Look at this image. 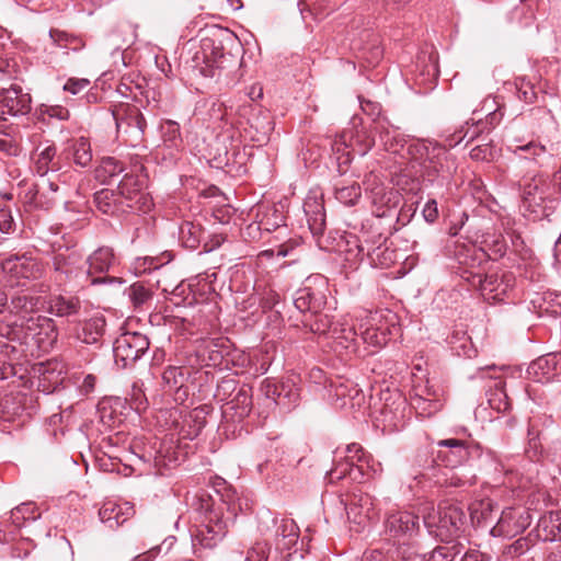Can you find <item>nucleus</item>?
Segmentation results:
<instances>
[{
    "instance_id": "1",
    "label": "nucleus",
    "mask_w": 561,
    "mask_h": 561,
    "mask_svg": "<svg viewBox=\"0 0 561 561\" xmlns=\"http://www.w3.org/2000/svg\"><path fill=\"white\" fill-rule=\"evenodd\" d=\"M233 44L237 41L229 30L217 27L207 31L194 58L201 73L209 78H224L230 83L240 66L238 57L231 54Z\"/></svg>"
},
{
    "instance_id": "2",
    "label": "nucleus",
    "mask_w": 561,
    "mask_h": 561,
    "mask_svg": "<svg viewBox=\"0 0 561 561\" xmlns=\"http://www.w3.org/2000/svg\"><path fill=\"white\" fill-rule=\"evenodd\" d=\"M39 304V297L22 293L12 296L10 308L20 316V327L27 337L35 340L38 345L46 342L51 344L57 339V332L50 318L36 313Z\"/></svg>"
},
{
    "instance_id": "3",
    "label": "nucleus",
    "mask_w": 561,
    "mask_h": 561,
    "mask_svg": "<svg viewBox=\"0 0 561 561\" xmlns=\"http://www.w3.org/2000/svg\"><path fill=\"white\" fill-rule=\"evenodd\" d=\"M465 520L461 507L454 504H440L436 511L424 516L428 533L442 541H449L460 531Z\"/></svg>"
},
{
    "instance_id": "4",
    "label": "nucleus",
    "mask_w": 561,
    "mask_h": 561,
    "mask_svg": "<svg viewBox=\"0 0 561 561\" xmlns=\"http://www.w3.org/2000/svg\"><path fill=\"white\" fill-rule=\"evenodd\" d=\"M512 185L519 191L524 206L533 213H537L546 201L556 197L554 186L540 173H527Z\"/></svg>"
},
{
    "instance_id": "5",
    "label": "nucleus",
    "mask_w": 561,
    "mask_h": 561,
    "mask_svg": "<svg viewBox=\"0 0 561 561\" xmlns=\"http://www.w3.org/2000/svg\"><path fill=\"white\" fill-rule=\"evenodd\" d=\"M1 268L12 287L24 286L30 280L39 279L45 272L44 264L26 253L3 260Z\"/></svg>"
},
{
    "instance_id": "6",
    "label": "nucleus",
    "mask_w": 561,
    "mask_h": 561,
    "mask_svg": "<svg viewBox=\"0 0 561 561\" xmlns=\"http://www.w3.org/2000/svg\"><path fill=\"white\" fill-rule=\"evenodd\" d=\"M365 468H368V456L360 445L354 443L346 446L345 459L335 463L328 472V479L331 483L342 479L362 483L366 476Z\"/></svg>"
},
{
    "instance_id": "7",
    "label": "nucleus",
    "mask_w": 561,
    "mask_h": 561,
    "mask_svg": "<svg viewBox=\"0 0 561 561\" xmlns=\"http://www.w3.org/2000/svg\"><path fill=\"white\" fill-rule=\"evenodd\" d=\"M118 133L127 136L131 147H137L144 141L147 122L139 107L134 104H119L113 112Z\"/></svg>"
},
{
    "instance_id": "8",
    "label": "nucleus",
    "mask_w": 561,
    "mask_h": 561,
    "mask_svg": "<svg viewBox=\"0 0 561 561\" xmlns=\"http://www.w3.org/2000/svg\"><path fill=\"white\" fill-rule=\"evenodd\" d=\"M116 191L124 207H126V213H147L150 210L152 206V199L149 194L145 192L144 178L137 174L127 173L118 182Z\"/></svg>"
},
{
    "instance_id": "9",
    "label": "nucleus",
    "mask_w": 561,
    "mask_h": 561,
    "mask_svg": "<svg viewBox=\"0 0 561 561\" xmlns=\"http://www.w3.org/2000/svg\"><path fill=\"white\" fill-rule=\"evenodd\" d=\"M328 280L322 275L309 276L304 286L296 291L295 307L302 313L318 312L327 304Z\"/></svg>"
},
{
    "instance_id": "10",
    "label": "nucleus",
    "mask_w": 561,
    "mask_h": 561,
    "mask_svg": "<svg viewBox=\"0 0 561 561\" xmlns=\"http://www.w3.org/2000/svg\"><path fill=\"white\" fill-rule=\"evenodd\" d=\"M149 339L138 332H126L119 335L113 346L114 359L122 368L134 365L149 350Z\"/></svg>"
},
{
    "instance_id": "11",
    "label": "nucleus",
    "mask_w": 561,
    "mask_h": 561,
    "mask_svg": "<svg viewBox=\"0 0 561 561\" xmlns=\"http://www.w3.org/2000/svg\"><path fill=\"white\" fill-rule=\"evenodd\" d=\"M471 286L479 288L483 298L488 301H502L504 297L513 289L514 276L511 273L503 274H471L466 277Z\"/></svg>"
},
{
    "instance_id": "12",
    "label": "nucleus",
    "mask_w": 561,
    "mask_h": 561,
    "mask_svg": "<svg viewBox=\"0 0 561 561\" xmlns=\"http://www.w3.org/2000/svg\"><path fill=\"white\" fill-rule=\"evenodd\" d=\"M230 517H225L221 508H213L206 514L204 523L194 535V547L213 549L225 538L228 533Z\"/></svg>"
},
{
    "instance_id": "13",
    "label": "nucleus",
    "mask_w": 561,
    "mask_h": 561,
    "mask_svg": "<svg viewBox=\"0 0 561 561\" xmlns=\"http://www.w3.org/2000/svg\"><path fill=\"white\" fill-rule=\"evenodd\" d=\"M346 512L347 520L353 524L355 531L364 529L370 520L377 517L374 499L370 494L358 491L341 500Z\"/></svg>"
},
{
    "instance_id": "14",
    "label": "nucleus",
    "mask_w": 561,
    "mask_h": 561,
    "mask_svg": "<svg viewBox=\"0 0 561 561\" xmlns=\"http://www.w3.org/2000/svg\"><path fill=\"white\" fill-rule=\"evenodd\" d=\"M394 316L388 310L370 312L359 325V335L364 343L380 347L389 340V324Z\"/></svg>"
},
{
    "instance_id": "15",
    "label": "nucleus",
    "mask_w": 561,
    "mask_h": 561,
    "mask_svg": "<svg viewBox=\"0 0 561 561\" xmlns=\"http://www.w3.org/2000/svg\"><path fill=\"white\" fill-rule=\"evenodd\" d=\"M436 458L445 465L446 468H457L467 462L478 447L472 442L459 438H447L437 442Z\"/></svg>"
},
{
    "instance_id": "16",
    "label": "nucleus",
    "mask_w": 561,
    "mask_h": 561,
    "mask_svg": "<svg viewBox=\"0 0 561 561\" xmlns=\"http://www.w3.org/2000/svg\"><path fill=\"white\" fill-rule=\"evenodd\" d=\"M366 192L369 195L373 206V214L376 217H386L397 204L398 192L387 188L375 173H369L364 180Z\"/></svg>"
},
{
    "instance_id": "17",
    "label": "nucleus",
    "mask_w": 561,
    "mask_h": 561,
    "mask_svg": "<svg viewBox=\"0 0 561 561\" xmlns=\"http://www.w3.org/2000/svg\"><path fill=\"white\" fill-rule=\"evenodd\" d=\"M32 110V96L16 83L0 89V116L20 117Z\"/></svg>"
},
{
    "instance_id": "18",
    "label": "nucleus",
    "mask_w": 561,
    "mask_h": 561,
    "mask_svg": "<svg viewBox=\"0 0 561 561\" xmlns=\"http://www.w3.org/2000/svg\"><path fill=\"white\" fill-rule=\"evenodd\" d=\"M530 525L529 514L522 510L507 507L502 514L496 525L491 529L493 536L515 537L523 533Z\"/></svg>"
},
{
    "instance_id": "19",
    "label": "nucleus",
    "mask_w": 561,
    "mask_h": 561,
    "mask_svg": "<svg viewBox=\"0 0 561 561\" xmlns=\"http://www.w3.org/2000/svg\"><path fill=\"white\" fill-rule=\"evenodd\" d=\"M420 528L419 517L410 512L389 513L385 520V531L390 538H411Z\"/></svg>"
},
{
    "instance_id": "20",
    "label": "nucleus",
    "mask_w": 561,
    "mask_h": 561,
    "mask_svg": "<svg viewBox=\"0 0 561 561\" xmlns=\"http://www.w3.org/2000/svg\"><path fill=\"white\" fill-rule=\"evenodd\" d=\"M87 263L89 265L88 277L91 279V284L95 285L108 279L106 274L116 264V257L112 248L101 247L87 259Z\"/></svg>"
},
{
    "instance_id": "21",
    "label": "nucleus",
    "mask_w": 561,
    "mask_h": 561,
    "mask_svg": "<svg viewBox=\"0 0 561 561\" xmlns=\"http://www.w3.org/2000/svg\"><path fill=\"white\" fill-rule=\"evenodd\" d=\"M409 153L412 158L420 162V164L428 171V174L439 172L442 168L440 157L446 154L444 147L437 144H426L417 141L409 145Z\"/></svg>"
},
{
    "instance_id": "22",
    "label": "nucleus",
    "mask_w": 561,
    "mask_h": 561,
    "mask_svg": "<svg viewBox=\"0 0 561 561\" xmlns=\"http://www.w3.org/2000/svg\"><path fill=\"white\" fill-rule=\"evenodd\" d=\"M528 375L537 382H549L561 374V354L551 353L538 357L528 369Z\"/></svg>"
},
{
    "instance_id": "23",
    "label": "nucleus",
    "mask_w": 561,
    "mask_h": 561,
    "mask_svg": "<svg viewBox=\"0 0 561 561\" xmlns=\"http://www.w3.org/2000/svg\"><path fill=\"white\" fill-rule=\"evenodd\" d=\"M34 170L36 174L44 176L48 172H57L61 169L57 157V147L53 141L41 142L34 152Z\"/></svg>"
},
{
    "instance_id": "24",
    "label": "nucleus",
    "mask_w": 561,
    "mask_h": 561,
    "mask_svg": "<svg viewBox=\"0 0 561 561\" xmlns=\"http://www.w3.org/2000/svg\"><path fill=\"white\" fill-rule=\"evenodd\" d=\"M134 515V507L129 503L118 504L113 501L105 502L99 511L101 522L110 529H116Z\"/></svg>"
},
{
    "instance_id": "25",
    "label": "nucleus",
    "mask_w": 561,
    "mask_h": 561,
    "mask_svg": "<svg viewBox=\"0 0 561 561\" xmlns=\"http://www.w3.org/2000/svg\"><path fill=\"white\" fill-rule=\"evenodd\" d=\"M477 114L478 110H474L472 115L476 116ZM483 125V118L471 117L465 123V125L446 139L447 145L449 147H455L463 140H466V145H468L480 137H482V140H485L486 137H483V134L486 133V130Z\"/></svg>"
},
{
    "instance_id": "26",
    "label": "nucleus",
    "mask_w": 561,
    "mask_h": 561,
    "mask_svg": "<svg viewBox=\"0 0 561 561\" xmlns=\"http://www.w3.org/2000/svg\"><path fill=\"white\" fill-rule=\"evenodd\" d=\"M434 483L444 489H465L476 483V477L455 471L454 468H444L435 474Z\"/></svg>"
},
{
    "instance_id": "27",
    "label": "nucleus",
    "mask_w": 561,
    "mask_h": 561,
    "mask_svg": "<svg viewBox=\"0 0 561 561\" xmlns=\"http://www.w3.org/2000/svg\"><path fill=\"white\" fill-rule=\"evenodd\" d=\"M81 263V255L76 251L69 250L55 253L51 260L53 270L58 274L59 280H64L75 274Z\"/></svg>"
},
{
    "instance_id": "28",
    "label": "nucleus",
    "mask_w": 561,
    "mask_h": 561,
    "mask_svg": "<svg viewBox=\"0 0 561 561\" xmlns=\"http://www.w3.org/2000/svg\"><path fill=\"white\" fill-rule=\"evenodd\" d=\"M304 210L312 234L321 236L325 229V211L322 202L317 197H309L305 201Z\"/></svg>"
},
{
    "instance_id": "29",
    "label": "nucleus",
    "mask_w": 561,
    "mask_h": 561,
    "mask_svg": "<svg viewBox=\"0 0 561 561\" xmlns=\"http://www.w3.org/2000/svg\"><path fill=\"white\" fill-rule=\"evenodd\" d=\"M64 154L80 168H88L92 162L91 145L84 137L68 141Z\"/></svg>"
},
{
    "instance_id": "30",
    "label": "nucleus",
    "mask_w": 561,
    "mask_h": 561,
    "mask_svg": "<svg viewBox=\"0 0 561 561\" xmlns=\"http://www.w3.org/2000/svg\"><path fill=\"white\" fill-rule=\"evenodd\" d=\"M299 528L290 518H282L277 524L275 533V545L277 550H290L298 541Z\"/></svg>"
},
{
    "instance_id": "31",
    "label": "nucleus",
    "mask_w": 561,
    "mask_h": 561,
    "mask_svg": "<svg viewBox=\"0 0 561 561\" xmlns=\"http://www.w3.org/2000/svg\"><path fill=\"white\" fill-rule=\"evenodd\" d=\"M94 204L96 208L106 215H119L126 213L117 191L104 188L94 194Z\"/></svg>"
},
{
    "instance_id": "32",
    "label": "nucleus",
    "mask_w": 561,
    "mask_h": 561,
    "mask_svg": "<svg viewBox=\"0 0 561 561\" xmlns=\"http://www.w3.org/2000/svg\"><path fill=\"white\" fill-rule=\"evenodd\" d=\"M375 128L378 131L380 141L387 151L398 153L403 149L405 140L397 128L390 126L382 119H379L376 123Z\"/></svg>"
},
{
    "instance_id": "33",
    "label": "nucleus",
    "mask_w": 561,
    "mask_h": 561,
    "mask_svg": "<svg viewBox=\"0 0 561 561\" xmlns=\"http://www.w3.org/2000/svg\"><path fill=\"white\" fill-rule=\"evenodd\" d=\"M494 379L493 386L488 391V402L491 409L504 413L511 409V400L505 390V381L499 377L489 376Z\"/></svg>"
},
{
    "instance_id": "34",
    "label": "nucleus",
    "mask_w": 561,
    "mask_h": 561,
    "mask_svg": "<svg viewBox=\"0 0 561 561\" xmlns=\"http://www.w3.org/2000/svg\"><path fill=\"white\" fill-rule=\"evenodd\" d=\"M385 243L386 238H383L381 234H378L374 239H367L364 240L359 239L356 236H351L347 240V245L350 247L347 252L355 251L354 259L363 261L365 257H368L369 260L374 256L375 252L374 249H376L379 244V242Z\"/></svg>"
},
{
    "instance_id": "35",
    "label": "nucleus",
    "mask_w": 561,
    "mask_h": 561,
    "mask_svg": "<svg viewBox=\"0 0 561 561\" xmlns=\"http://www.w3.org/2000/svg\"><path fill=\"white\" fill-rule=\"evenodd\" d=\"M539 537L545 541L561 540V512H550L540 518L538 524Z\"/></svg>"
},
{
    "instance_id": "36",
    "label": "nucleus",
    "mask_w": 561,
    "mask_h": 561,
    "mask_svg": "<svg viewBox=\"0 0 561 561\" xmlns=\"http://www.w3.org/2000/svg\"><path fill=\"white\" fill-rule=\"evenodd\" d=\"M252 408L251 388L241 387L234 398L226 402L224 414L228 415L229 411L234 410L238 417L242 419L249 415Z\"/></svg>"
},
{
    "instance_id": "37",
    "label": "nucleus",
    "mask_w": 561,
    "mask_h": 561,
    "mask_svg": "<svg viewBox=\"0 0 561 561\" xmlns=\"http://www.w3.org/2000/svg\"><path fill=\"white\" fill-rule=\"evenodd\" d=\"M50 312L57 317L77 316L81 309V301L75 296H56L49 305Z\"/></svg>"
},
{
    "instance_id": "38",
    "label": "nucleus",
    "mask_w": 561,
    "mask_h": 561,
    "mask_svg": "<svg viewBox=\"0 0 561 561\" xmlns=\"http://www.w3.org/2000/svg\"><path fill=\"white\" fill-rule=\"evenodd\" d=\"M407 402L404 399H399L397 407L391 409L388 404L381 409L383 426L389 431H399L404 426V411Z\"/></svg>"
},
{
    "instance_id": "39",
    "label": "nucleus",
    "mask_w": 561,
    "mask_h": 561,
    "mask_svg": "<svg viewBox=\"0 0 561 561\" xmlns=\"http://www.w3.org/2000/svg\"><path fill=\"white\" fill-rule=\"evenodd\" d=\"M305 327H308L309 330L319 335H327L330 337L332 333V328L335 323H333L332 318L329 314L318 312L309 313L302 320Z\"/></svg>"
},
{
    "instance_id": "40",
    "label": "nucleus",
    "mask_w": 561,
    "mask_h": 561,
    "mask_svg": "<svg viewBox=\"0 0 561 561\" xmlns=\"http://www.w3.org/2000/svg\"><path fill=\"white\" fill-rule=\"evenodd\" d=\"M203 229L192 221H183L179 228V240L186 249L195 250L201 243Z\"/></svg>"
},
{
    "instance_id": "41",
    "label": "nucleus",
    "mask_w": 561,
    "mask_h": 561,
    "mask_svg": "<svg viewBox=\"0 0 561 561\" xmlns=\"http://www.w3.org/2000/svg\"><path fill=\"white\" fill-rule=\"evenodd\" d=\"M105 319L104 317H93L83 323L82 332L80 337L85 344L98 343L105 332Z\"/></svg>"
},
{
    "instance_id": "42",
    "label": "nucleus",
    "mask_w": 561,
    "mask_h": 561,
    "mask_svg": "<svg viewBox=\"0 0 561 561\" xmlns=\"http://www.w3.org/2000/svg\"><path fill=\"white\" fill-rule=\"evenodd\" d=\"M123 164L112 157L103 158L94 170V175L101 183L110 184L112 180L123 172Z\"/></svg>"
},
{
    "instance_id": "43",
    "label": "nucleus",
    "mask_w": 561,
    "mask_h": 561,
    "mask_svg": "<svg viewBox=\"0 0 561 561\" xmlns=\"http://www.w3.org/2000/svg\"><path fill=\"white\" fill-rule=\"evenodd\" d=\"M190 369L186 367L169 366L162 374V380L170 390L180 393L190 377Z\"/></svg>"
},
{
    "instance_id": "44",
    "label": "nucleus",
    "mask_w": 561,
    "mask_h": 561,
    "mask_svg": "<svg viewBox=\"0 0 561 561\" xmlns=\"http://www.w3.org/2000/svg\"><path fill=\"white\" fill-rule=\"evenodd\" d=\"M339 345L350 348L356 345L358 332L347 323H335L330 335Z\"/></svg>"
},
{
    "instance_id": "45",
    "label": "nucleus",
    "mask_w": 561,
    "mask_h": 561,
    "mask_svg": "<svg viewBox=\"0 0 561 561\" xmlns=\"http://www.w3.org/2000/svg\"><path fill=\"white\" fill-rule=\"evenodd\" d=\"M300 399V389L296 386L294 378H288L280 382L277 404L290 407L298 404Z\"/></svg>"
},
{
    "instance_id": "46",
    "label": "nucleus",
    "mask_w": 561,
    "mask_h": 561,
    "mask_svg": "<svg viewBox=\"0 0 561 561\" xmlns=\"http://www.w3.org/2000/svg\"><path fill=\"white\" fill-rule=\"evenodd\" d=\"M49 37L55 45L64 48H70L75 51L84 47L82 38L57 28H51L49 31Z\"/></svg>"
},
{
    "instance_id": "47",
    "label": "nucleus",
    "mask_w": 561,
    "mask_h": 561,
    "mask_svg": "<svg viewBox=\"0 0 561 561\" xmlns=\"http://www.w3.org/2000/svg\"><path fill=\"white\" fill-rule=\"evenodd\" d=\"M1 135H4V137L0 138V162L7 163L10 159L16 158L22 153V145L4 130Z\"/></svg>"
},
{
    "instance_id": "48",
    "label": "nucleus",
    "mask_w": 561,
    "mask_h": 561,
    "mask_svg": "<svg viewBox=\"0 0 561 561\" xmlns=\"http://www.w3.org/2000/svg\"><path fill=\"white\" fill-rule=\"evenodd\" d=\"M162 140L167 147L178 148L182 144L180 125L175 121L165 119L160 125Z\"/></svg>"
},
{
    "instance_id": "49",
    "label": "nucleus",
    "mask_w": 561,
    "mask_h": 561,
    "mask_svg": "<svg viewBox=\"0 0 561 561\" xmlns=\"http://www.w3.org/2000/svg\"><path fill=\"white\" fill-rule=\"evenodd\" d=\"M461 552L460 543L440 545L434 548L427 556V561H454Z\"/></svg>"
},
{
    "instance_id": "50",
    "label": "nucleus",
    "mask_w": 561,
    "mask_h": 561,
    "mask_svg": "<svg viewBox=\"0 0 561 561\" xmlns=\"http://www.w3.org/2000/svg\"><path fill=\"white\" fill-rule=\"evenodd\" d=\"M202 356L207 354V363L208 366H219L222 364L225 357V350L222 348V343H219L218 340H209L204 344L203 350L199 351Z\"/></svg>"
},
{
    "instance_id": "51",
    "label": "nucleus",
    "mask_w": 561,
    "mask_h": 561,
    "mask_svg": "<svg viewBox=\"0 0 561 561\" xmlns=\"http://www.w3.org/2000/svg\"><path fill=\"white\" fill-rule=\"evenodd\" d=\"M515 87L517 98L520 101L527 104H533L536 101H538L539 94L535 84L531 81L526 80L525 78H517L515 81Z\"/></svg>"
},
{
    "instance_id": "52",
    "label": "nucleus",
    "mask_w": 561,
    "mask_h": 561,
    "mask_svg": "<svg viewBox=\"0 0 561 561\" xmlns=\"http://www.w3.org/2000/svg\"><path fill=\"white\" fill-rule=\"evenodd\" d=\"M362 196L360 185L358 183H352L347 186H341L335 188V198L346 205H355Z\"/></svg>"
},
{
    "instance_id": "53",
    "label": "nucleus",
    "mask_w": 561,
    "mask_h": 561,
    "mask_svg": "<svg viewBox=\"0 0 561 561\" xmlns=\"http://www.w3.org/2000/svg\"><path fill=\"white\" fill-rule=\"evenodd\" d=\"M220 500L221 504L217 508H221L222 511V506H225L229 514L227 517H236L238 512L243 510L241 499L238 497L237 491L232 488L225 489V492L221 494Z\"/></svg>"
},
{
    "instance_id": "54",
    "label": "nucleus",
    "mask_w": 561,
    "mask_h": 561,
    "mask_svg": "<svg viewBox=\"0 0 561 561\" xmlns=\"http://www.w3.org/2000/svg\"><path fill=\"white\" fill-rule=\"evenodd\" d=\"M34 507L32 504L23 503L10 513V520L16 527L20 528L26 520H35Z\"/></svg>"
},
{
    "instance_id": "55",
    "label": "nucleus",
    "mask_w": 561,
    "mask_h": 561,
    "mask_svg": "<svg viewBox=\"0 0 561 561\" xmlns=\"http://www.w3.org/2000/svg\"><path fill=\"white\" fill-rule=\"evenodd\" d=\"M482 108H485L488 111L484 122V127L486 133H489L492 128H494L503 118V113L501 108L496 105L494 100L485 99L483 101Z\"/></svg>"
},
{
    "instance_id": "56",
    "label": "nucleus",
    "mask_w": 561,
    "mask_h": 561,
    "mask_svg": "<svg viewBox=\"0 0 561 561\" xmlns=\"http://www.w3.org/2000/svg\"><path fill=\"white\" fill-rule=\"evenodd\" d=\"M546 151V147L530 141L527 145L517 146L514 153L520 160H536L537 157L541 156Z\"/></svg>"
},
{
    "instance_id": "57",
    "label": "nucleus",
    "mask_w": 561,
    "mask_h": 561,
    "mask_svg": "<svg viewBox=\"0 0 561 561\" xmlns=\"http://www.w3.org/2000/svg\"><path fill=\"white\" fill-rule=\"evenodd\" d=\"M335 396L339 399L343 400L342 405H346V398L348 397L351 400V405H354V400H357V404H359L360 400L364 399V394L360 389L357 388L355 385H351V388L347 387V385L340 383L335 387Z\"/></svg>"
},
{
    "instance_id": "58",
    "label": "nucleus",
    "mask_w": 561,
    "mask_h": 561,
    "mask_svg": "<svg viewBox=\"0 0 561 561\" xmlns=\"http://www.w3.org/2000/svg\"><path fill=\"white\" fill-rule=\"evenodd\" d=\"M493 511V502L490 499L481 500L480 502L473 503L470 506V514L472 519H477L478 523L486 520Z\"/></svg>"
},
{
    "instance_id": "59",
    "label": "nucleus",
    "mask_w": 561,
    "mask_h": 561,
    "mask_svg": "<svg viewBox=\"0 0 561 561\" xmlns=\"http://www.w3.org/2000/svg\"><path fill=\"white\" fill-rule=\"evenodd\" d=\"M152 293L142 283H134L129 287V298L135 306H140L151 299Z\"/></svg>"
},
{
    "instance_id": "60",
    "label": "nucleus",
    "mask_w": 561,
    "mask_h": 561,
    "mask_svg": "<svg viewBox=\"0 0 561 561\" xmlns=\"http://www.w3.org/2000/svg\"><path fill=\"white\" fill-rule=\"evenodd\" d=\"M374 256L370 259L371 264L379 266H389L394 260V251L389 250L380 241L378 247L374 249Z\"/></svg>"
},
{
    "instance_id": "61",
    "label": "nucleus",
    "mask_w": 561,
    "mask_h": 561,
    "mask_svg": "<svg viewBox=\"0 0 561 561\" xmlns=\"http://www.w3.org/2000/svg\"><path fill=\"white\" fill-rule=\"evenodd\" d=\"M237 383L231 378H224L221 379L216 388L215 391V399L219 402H227L230 400L231 393L236 390Z\"/></svg>"
},
{
    "instance_id": "62",
    "label": "nucleus",
    "mask_w": 561,
    "mask_h": 561,
    "mask_svg": "<svg viewBox=\"0 0 561 561\" xmlns=\"http://www.w3.org/2000/svg\"><path fill=\"white\" fill-rule=\"evenodd\" d=\"M25 203L35 208L44 209H49L54 205V201H44V193L38 192L35 187L30 188L25 193Z\"/></svg>"
},
{
    "instance_id": "63",
    "label": "nucleus",
    "mask_w": 561,
    "mask_h": 561,
    "mask_svg": "<svg viewBox=\"0 0 561 561\" xmlns=\"http://www.w3.org/2000/svg\"><path fill=\"white\" fill-rule=\"evenodd\" d=\"M129 397L130 405L134 410L141 412L147 409L148 401L140 386L134 383Z\"/></svg>"
},
{
    "instance_id": "64",
    "label": "nucleus",
    "mask_w": 561,
    "mask_h": 561,
    "mask_svg": "<svg viewBox=\"0 0 561 561\" xmlns=\"http://www.w3.org/2000/svg\"><path fill=\"white\" fill-rule=\"evenodd\" d=\"M268 551L266 542L257 541L248 550L244 561H267Z\"/></svg>"
}]
</instances>
